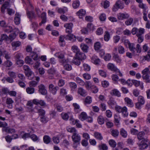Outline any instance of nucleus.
Listing matches in <instances>:
<instances>
[{"label": "nucleus", "mask_w": 150, "mask_h": 150, "mask_svg": "<svg viewBox=\"0 0 150 150\" xmlns=\"http://www.w3.org/2000/svg\"><path fill=\"white\" fill-rule=\"evenodd\" d=\"M125 7V4L121 0H118L116 1L113 7L112 8L113 11L115 12L118 9H122Z\"/></svg>", "instance_id": "1"}, {"label": "nucleus", "mask_w": 150, "mask_h": 150, "mask_svg": "<svg viewBox=\"0 0 150 150\" xmlns=\"http://www.w3.org/2000/svg\"><path fill=\"white\" fill-rule=\"evenodd\" d=\"M116 111L119 113H121L122 116L124 117H127L128 115L127 108L125 106L122 107L119 106L115 107Z\"/></svg>", "instance_id": "2"}, {"label": "nucleus", "mask_w": 150, "mask_h": 150, "mask_svg": "<svg viewBox=\"0 0 150 150\" xmlns=\"http://www.w3.org/2000/svg\"><path fill=\"white\" fill-rule=\"evenodd\" d=\"M149 143V140L147 139H144L141 142L138 144L139 149H143L148 147V145L147 143Z\"/></svg>", "instance_id": "3"}, {"label": "nucleus", "mask_w": 150, "mask_h": 150, "mask_svg": "<svg viewBox=\"0 0 150 150\" xmlns=\"http://www.w3.org/2000/svg\"><path fill=\"white\" fill-rule=\"evenodd\" d=\"M71 138L74 143L79 144L81 139V136L78 132L73 134L71 136Z\"/></svg>", "instance_id": "4"}, {"label": "nucleus", "mask_w": 150, "mask_h": 150, "mask_svg": "<svg viewBox=\"0 0 150 150\" xmlns=\"http://www.w3.org/2000/svg\"><path fill=\"white\" fill-rule=\"evenodd\" d=\"M64 27L66 28V32L68 34H71L72 32V28L73 26L72 23H67L64 24Z\"/></svg>", "instance_id": "5"}, {"label": "nucleus", "mask_w": 150, "mask_h": 150, "mask_svg": "<svg viewBox=\"0 0 150 150\" xmlns=\"http://www.w3.org/2000/svg\"><path fill=\"white\" fill-rule=\"evenodd\" d=\"M49 90L50 92L53 95H55L57 91L59 89L58 86H55L53 84H51L49 85Z\"/></svg>", "instance_id": "6"}, {"label": "nucleus", "mask_w": 150, "mask_h": 150, "mask_svg": "<svg viewBox=\"0 0 150 150\" xmlns=\"http://www.w3.org/2000/svg\"><path fill=\"white\" fill-rule=\"evenodd\" d=\"M118 19L120 20H122L129 17V15L127 13H119L117 15Z\"/></svg>", "instance_id": "7"}, {"label": "nucleus", "mask_w": 150, "mask_h": 150, "mask_svg": "<svg viewBox=\"0 0 150 150\" xmlns=\"http://www.w3.org/2000/svg\"><path fill=\"white\" fill-rule=\"evenodd\" d=\"M39 93L42 95H45L47 93V91L44 85L41 84L38 86Z\"/></svg>", "instance_id": "8"}, {"label": "nucleus", "mask_w": 150, "mask_h": 150, "mask_svg": "<svg viewBox=\"0 0 150 150\" xmlns=\"http://www.w3.org/2000/svg\"><path fill=\"white\" fill-rule=\"evenodd\" d=\"M33 103L36 105H40L41 106H46V103L44 101L34 99L33 101Z\"/></svg>", "instance_id": "9"}, {"label": "nucleus", "mask_w": 150, "mask_h": 150, "mask_svg": "<svg viewBox=\"0 0 150 150\" xmlns=\"http://www.w3.org/2000/svg\"><path fill=\"white\" fill-rule=\"evenodd\" d=\"M11 2V0L10 1L7 0L4 2V4L2 5L1 8V11L2 12L4 13L5 11V9L8 8L9 5V3Z\"/></svg>", "instance_id": "10"}, {"label": "nucleus", "mask_w": 150, "mask_h": 150, "mask_svg": "<svg viewBox=\"0 0 150 150\" xmlns=\"http://www.w3.org/2000/svg\"><path fill=\"white\" fill-rule=\"evenodd\" d=\"M124 100L126 104L129 107H132L134 106V103L132 100L129 98L126 97L125 98Z\"/></svg>", "instance_id": "11"}, {"label": "nucleus", "mask_w": 150, "mask_h": 150, "mask_svg": "<svg viewBox=\"0 0 150 150\" xmlns=\"http://www.w3.org/2000/svg\"><path fill=\"white\" fill-rule=\"evenodd\" d=\"M76 57L81 60L85 59L86 58V56L85 54L80 51L75 54Z\"/></svg>", "instance_id": "12"}, {"label": "nucleus", "mask_w": 150, "mask_h": 150, "mask_svg": "<svg viewBox=\"0 0 150 150\" xmlns=\"http://www.w3.org/2000/svg\"><path fill=\"white\" fill-rule=\"evenodd\" d=\"M110 94L111 95L117 96L118 97L121 96V93L120 91L116 89H114L111 91Z\"/></svg>", "instance_id": "13"}, {"label": "nucleus", "mask_w": 150, "mask_h": 150, "mask_svg": "<svg viewBox=\"0 0 150 150\" xmlns=\"http://www.w3.org/2000/svg\"><path fill=\"white\" fill-rule=\"evenodd\" d=\"M78 92L80 95L83 96H85L87 95V93L86 90L81 87L79 88Z\"/></svg>", "instance_id": "14"}, {"label": "nucleus", "mask_w": 150, "mask_h": 150, "mask_svg": "<svg viewBox=\"0 0 150 150\" xmlns=\"http://www.w3.org/2000/svg\"><path fill=\"white\" fill-rule=\"evenodd\" d=\"M15 17L14 18V21L16 25L19 24L20 22L21 15L18 13H16L15 14Z\"/></svg>", "instance_id": "15"}, {"label": "nucleus", "mask_w": 150, "mask_h": 150, "mask_svg": "<svg viewBox=\"0 0 150 150\" xmlns=\"http://www.w3.org/2000/svg\"><path fill=\"white\" fill-rule=\"evenodd\" d=\"M85 87L87 89H93V87H95L94 86L92 85L91 82L89 81H86L85 82Z\"/></svg>", "instance_id": "16"}, {"label": "nucleus", "mask_w": 150, "mask_h": 150, "mask_svg": "<svg viewBox=\"0 0 150 150\" xmlns=\"http://www.w3.org/2000/svg\"><path fill=\"white\" fill-rule=\"evenodd\" d=\"M112 58L117 63H120L122 61V59L117 54L114 53Z\"/></svg>", "instance_id": "17"}, {"label": "nucleus", "mask_w": 150, "mask_h": 150, "mask_svg": "<svg viewBox=\"0 0 150 150\" xmlns=\"http://www.w3.org/2000/svg\"><path fill=\"white\" fill-rule=\"evenodd\" d=\"M80 47L81 50L84 52H87L89 47L86 44L81 43L80 45Z\"/></svg>", "instance_id": "18"}, {"label": "nucleus", "mask_w": 150, "mask_h": 150, "mask_svg": "<svg viewBox=\"0 0 150 150\" xmlns=\"http://www.w3.org/2000/svg\"><path fill=\"white\" fill-rule=\"evenodd\" d=\"M92 62L96 64H98L100 62V59L96 56L93 55L91 58Z\"/></svg>", "instance_id": "19"}, {"label": "nucleus", "mask_w": 150, "mask_h": 150, "mask_svg": "<svg viewBox=\"0 0 150 150\" xmlns=\"http://www.w3.org/2000/svg\"><path fill=\"white\" fill-rule=\"evenodd\" d=\"M14 101L12 99L10 98H7L6 100V103L9 105L8 108H12V104L13 103Z\"/></svg>", "instance_id": "20"}, {"label": "nucleus", "mask_w": 150, "mask_h": 150, "mask_svg": "<svg viewBox=\"0 0 150 150\" xmlns=\"http://www.w3.org/2000/svg\"><path fill=\"white\" fill-rule=\"evenodd\" d=\"M65 39L66 40H73V42H74L76 40V37L72 34H68L65 37Z\"/></svg>", "instance_id": "21"}, {"label": "nucleus", "mask_w": 150, "mask_h": 150, "mask_svg": "<svg viewBox=\"0 0 150 150\" xmlns=\"http://www.w3.org/2000/svg\"><path fill=\"white\" fill-rule=\"evenodd\" d=\"M86 13V12L84 10L81 9L77 12L76 14L80 18H82L83 16H84Z\"/></svg>", "instance_id": "22"}, {"label": "nucleus", "mask_w": 150, "mask_h": 150, "mask_svg": "<svg viewBox=\"0 0 150 150\" xmlns=\"http://www.w3.org/2000/svg\"><path fill=\"white\" fill-rule=\"evenodd\" d=\"M25 61L26 64L32 65L34 64V60H32L29 56H27L25 59Z\"/></svg>", "instance_id": "23"}, {"label": "nucleus", "mask_w": 150, "mask_h": 150, "mask_svg": "<svg viewBox=\"0 0 150 150\" xmlns=\"http://www.w3.org/2000/svg\"><path fill=\"white\" fill-rule=\"evenodd\" d=\"M87 117L86 113L84 112H82L79 116V118L82 121L86 120Z\"/></svg>", "instance_id": "24"}, {"label": "nucleus", "mask_w": 150, "mask_h": 150, "mask_svg": "<svg viewBox=\"0 0 150 150\" xmlns=\"http://www.w3.org/2000/svg\"><path fill=\"white\" fill-rule=\"evenodd\" d=\"M107 67L108 69L112 71H115L117 70V69L115 66L114 64L110 63L107 65Z\"/></svg>", "instance_id": "25"}, {"label": "nucleus", "mask_w": 150, "mask_h": 150, "mask_svg": "<svg viewBox=\"0 0 150 150\" xmlns=\"http://www.w3.org/2000/svg\"><path fill=\"white\" fill-rule=\"evenodd\" d=\"M76 81L77 83L81 86H83L85 85V82L79 77H77L76 78Z\"/></svg>", "instance_id": "26"}, {"label": "nucleus", "mask_w": 150, "mask_h": 150, "mask_svg": "<svg viewBox=\"0 0 150 150\" xmlns=\"http://www.w3.org/2000/svg\"><path fill=\"white\" fill-rule=\"evenodd\" d=\"M35 109L37 110V112L39 113V114L42 116H44L45 113V112L44 110L41 109L40 108L38 107L37 106H36L35 107Z\"/></svg>", "instance_id": "27"}, {"label": "nucleus", "mask_w": 150, "mask_h": 150, "mask_svg": "<svg viewBox=\"0 0 150 150\" xmlns=\"http://www.w3.org/2000/svg\"><path fill=\"white\" fill-rule=\"evenodd\" d=\"M33 64V67L35 69H37L40 66V61L37 60H34V62Z\"/></svg>", "instance_id": "28"}, {"label": "nucleus", "mask_w": 150, "mask_h": 150, "mask_svg": "<svg viewBox=\"0 0 150 150\" xmlns=\"http://www.w3.org/2000/svg\"><path fill=\"white\" fill-rule=\"evenodd\" d=\"M67 130L68 132L70 133H72L73 134L78 132L75 128L73 127H67Z\"/></svg>", "instance_id": "29"}, {"label": "nucleus", "mask_w": 150, "mask_h": 150, "mask_svg": "<svg viewBox=\"0 0 150 150\" xmlns=\"http://www.w3.org/2000/svg\"><path fill=\"white\" fill-rule=\"evenodd\" d=\"M43 139L44 142L46 144L49 143L51 140V139L50 137L47 135L44 136L43 137Z\"/></svg>", "instance_id": "30"}, {"label": "nucleus", "mask_w": 150, "mask_h": 150, "mask_svg": "<svg viewBox=\"0 0 150 150\" xmlns=\"http://www.w3.org/2000/svg\"><path fill=\"white\" fill-rule=\"evenodd\" d=\"M21 45V42L18 41H14L11 43V45L12 47H19Z\"/></svg>", "instance_id": "31"}, {"label": "nucleus", "mask_w": 150, "mask_h": 150, "mask_svg": "<svg viewBox=\"0 0 150 150\" xmlns=\"http://www.w3.org/2000/svg\"><path fill=\"white\" fill-rule=\"evenodd\" d=\"M120 132L122 137L125 138L127 137V132L123 128L120 129Z\"/></svg>", "instance_id": "32"}, {"label": "nucleus", "mask_w": 150, "mask_h": 150, "mask_svg": "<svg viewBox=\"0 0 150 150\" xmlns=\"http://www.w3.org/2000/svg\"><path fill=\"white\" fill-rule=\"evenodd\" d=\"M41 18L42 19L41 23H44L46 22V13L45 12H43L41 13Z\"/></svg>", "instance_id": "33"}, {"label": "nucleus", "mask_w": 150, "mask_h": 150, "mask_svg": "<svg viewBox=\"0 0 150 150\" xmlns=\"http://www.w3.org/2000/svg\"><path fill=\"white\" fill-rule=\"evenodd\" d=\"M8 74L10 77H11L13 79L16 78L17 75L16 73L11 71H9L8 73Z\"/></svg>", "instance_id": "34"}, {"label": "nucleus", "mask_w": 150, "mask_h": 150, "mask_svg": "<svg viewBox=\"0 0 150 150\" xmlns=\"http://www.w3.org/2000/svg\"><path fill=\"white\" fill-rule=\"evenodd\" d=\"M110 38V36L109 33L108 31H105L104 35V40L105 41L108 42Z\"/></svg>", "instance_id": "35"}, {"label": "nucleus", "mask_w": 150, "mask_h": 150, "mask_svg": "<svg viewBox=\"0 0 150 150\" xmlns=\"http://www.w3.org/2000/svg\"><path fill=\"white\" fill-rule=\"evenodd\" d=\"M67 11L66 7H64L63 8H59L57 10V12L60 13H64Z\"/></svg>", "instance_id": "36"}, {"label": "nucleus", "mask_w": 150, "mask_h": 150, "mask_svg": "<svg viewBox=\"0 0 150 150\" xmlns=\"http://www.w3.org/2000/svg\"><path fill=\"white\" fill-rule=\"evenodd\" d=\"M98 147L100 150H107L108 147L106 144H102L99 145Z\"/></svg>", "instance_id": "37"}, {"label": "nucleus", "mask_w": 150, "mask_h": 150, "mask_svg": "<svg viewBox=\"0 0 150 150\" xmlns=\"http://www.w3.org/2000/svg\"><path fill=\"white\" fill-rule=\"evenodd\" d=\"M97 120L98 123L100 125H102L104 123V118L101 115H100L98 117Z\"/></svg>", "instance_id": "38"}, {"label": "nucleus", "mask_w": 150, "mask_h": 150, "mask_svg": "<svg viewBox=\"0 0 150 150\" xmlns=\"http://www.w3.org/2000/svg\"><path fill=\"white\" fill-rule=\"evenodd\" d=\"M80 4V3L79 0H76L72 4L73 7L75 9L76 8L79 6Z\"/></svg>", "instance_id": "39"}, {"label": "nucleus", "mask_w": 150, "mask_h": 150, "mask_svg": "<svg viewBox=\"0 0 150 150\" xmlns=\"http://www.w3.org/2000/svg\"><path fill=\"white\" fill-rule=\"evenodd\" d=\"M144 29L142 28H140L138 29L136 36H142V35L144 33Z\"/></svg>", "instance_id": "40"}, {"label": "nucleus", "mask_w": 150, "mask_h": 150, "mask_svg": "<svg viewBox=\"0 0 150 150\" xmlns=\"http://www.w3.org/2000/svg\"><path fill=\"white\" fill-rule=\"evenodd\" d=\"M111 134L114 137H117L119 134V132L117 129H112V130Z\"/></svg>", "instance_id": "41"}, {"label": "nucleus", "mask_w": 150, "mask_h": 150, "mask_svg": "<svg viewBox=\"0 0 150 150\" xmlns=\"http://www.w3.org/2000/svg\"><path fill=\"white\" fill-rule=\"evenodd\" d=\"M34 88L31 87H28L26 88L27 93L29 94H32L34 92Z\"/></svg>", "instance_id": "42"}, {"label": "nucleus", "mask_w": 150, "mask_h": 150, "mask_svg": "<svg viewBox=\"0 0 150 150\" xmlns=\"http://www.w3.org/2000/svg\"><path fill=\"white\" fill-rule=\"evenodd\" d=\"M118 52L119 54H123L125 52V50L124 47L121 46L119 45L118 47Z\"/></svg>", "instance_id": "43"}, {"label": "nucleus", "mask_w": 150, "mask_h": 150, "mask_svg": "<svg viewBox=\"0 0 150 150\" xmlns=\"http://www.w3.org/2000/svg\"><path fill=\"white\" fill-rule=\"evenodd\" d=\"M138 102L140 103L141 104L144 105L145 103V100L144 97L141 96H138Z\"/></svg>", "instance_id": "44"}, {"label": "nucleus", "mask_w": 150, "mask_h": 150, "mask_svg": "<svg viewBox=\"0 0 150 150\" xmlns=\"http://www.w3.org/2000/svg\"><path fill=\"white\" fill-rule=\"evenodd\" d=\"M71 49L73 52L76 54L80 51L78 47L76 45H73Z\"/></svg>", "instance_id": "45"}, {"label": "nucleus", "mask_w": 150, "mask_h": 150, "mask_svg": "<svg viewBox=\"0 0 150 150\" xmlns=\"http://www.w3.org/2000/svg\"><path fill=\"white\" fill-rule=\"evenodd\" d=\"M30 56L33 58L34 60H37L38 58V55L35 52H31L30 54Z\"/></svg>", "instance_id": "46"}, {"label": "nucleus", "mask_w": 150, "mask_h": 150, "mask_svg": "<svg viewBox=\"0 0 150 150\" xmlns=\"http://www.w3.org/2000/svg\"><path fill=\"white\" fill-rule=\"evenodd\" d=\"M80 59L76 57L75 58H74L72 62L74 64L79 65L80 64Z\"/></svg>", "instance_id": "47"}, {"label": "nucleus", "mask_w": 150, "mask_h": 150, "mask_svg": "<svg viewBox=\"0 0 150 150\" xmlns=\"http://www.w3.org/2000/svg\"><path fill=\"white\" fill-rule=\"evenodd\" d=\"M94 136L96 138L99 140H101L103 139L101 134L98 132H95L94 133Z\"/></svg>", "instance_id": "48"}, {"label": "nucleus", "mask_w": 150, "mask_h": 150, "mask_svg": "<svg viewBox=\"0 0 150 150\" xmlns=\"http://www.w3.org/2000/svg\"><path fill=\"white\" fill-rule=\"evenodd\" d=\"M13 29L12 27L10 26H6L4 28V30L5 32L8 33L11 32L13 30Z\"/></svg>", "instance_id": "49"}, {"label": "nucleus", "mask_w": 150, "mask_h": 150, "mask_svg": "<svg viewBox=\"0 0 150 150\" xmlns=\"http://www.w3.org/2000/svg\"><path fill=\"white\" fill-rule=\"evenodd\" d=\"M133 21V18H130L125 21V23L127 25H129L132 24Z\"/></svg>", "instance_id": "50"}, {"label": "nucleus", "mask_w": 150, "mask_h": 150, "mask_svg": "<svg viewBox=\"0 0 150 150\" xmlns=\"http://www.w3.org/2000/svg\"><path fill=\"white\" fill-rule=\"evenodd\" d=\"M148 12V9L147 10H143V18L144 21H147V13Z\"/></svg>", "instance_id": "51"}, {"label": "nucleus", "mask_w": 150, "mask_h": 150, "mask_svg": "<svg viewBox=\"0 0 150 150\" xmlns=\"http://www.w3.org/2000/svg\"><path fill=\"white\" fill-rule=\"evenodd\" d=\"M65 37L64 36L61 35L59 37V42L62 43V44H60V45L61 46H62L63 45H64V38Z\"/></svg>", "instance_id": "52"}, {"label": "nucleus", "mask_w": 150, "mask_h": 150, "mask_svg": "<svg viewBox=\"0 0 150 150\" xmlns=\"http://www.w3.org/2000/svg\"><path fill=\"white\" fill-rule=\"evenodd\" d=\"M25 75L28 76H29L34 74L31 71L30 68L25 71Z\"/></svg>", "instance_id": "53"}, {"label": "nucleus", "mask_w": 150, "mask_h": 150, "mask_svg": "<svg viewBox=\"0 0 150 150\" xmlns=\"http://www.w3.org/2000/svg\"><path fill=\"white\" fill-rule=\"evenodd\" d=\"M25 75L28 76H29L34 74L31 71L30 68L25 71Z\"/></svg>", "instance_id": "54"}, {"label": "nucleus", "mask_w": 150, "mask_h": 150, "mask_svg": "<svg viewBox=\"0 0 150 150\" xmlns=\"http://www.w3.org/2000/svg\"><path fill=\"white\" fill-rule=\"evenodd\" d=\"M101 47L100 44L99 42H97L94 45V49L96 50H99Z\"/></svg>", "instance_id": "55"}, {"label": "nucleus", "mask_w": 150, "mask_h": 150, "mask_svg": "<svg viewBox=\"0 0 150 150\" xmlns=\"http://www.w3.org/2000/svg\"><path fill=\"white\" fill-rule=\"evenodd\" d=\"M27 13L28 17L30 19H32L33 17H35L34 13L32 12L27 11Z\"/></svg>", "instance_id": "56"}, {"label": "nucleus", "mask_w": 150, "mask_h": 150, "mask_svg": "<svg viewBox=\"0 0 150 150\" xmlns=\"http://www.w3.org/2000/svg\"><path fill=\"white\" fill-rule=\"evenodd\" d=\"M87 28L88 30V31H92L94 29V27L92 23H88L87 25Z\"/></svg>", "instance_id": "57"}, {"label": "nucleus", "mask_w": 150, "mask_h": 150, "mask_svg": "<svg viewBox=\"0 0 150 150\" xmlns=\"http://www.w3.org/2000/svg\"><path fill=\"white\" fill-rule=\"evenodd\" d=\"M83 78L87 80H89L91 78V75L88 73H84L82 75Z\"/></svg>", "instance_id": "58"}, {"label": "nucleus", "mask_w": 150, "mask_h": 150, "mask_svg": "<svg viewBox=\"0 0 150 150\" xmlns=\"http://www.w3.org/2000/svg\"><path fill=\"white\" fill-rule=\"evenodd\" d=\"M144 134V132H140L137 134L138 139L139 140L143 139Z\"/></svg>", "instance_id": "59"}, {"label": "nucleus", "mask_w": 150, "mask_h": 150, "mask_svg": "<svg viewBox=\"0 0 150 150\" xmlns=\"http://www.w3.org/2000/svg\"><path fill=\"white\" fill-rule=\"evenodd\" d=\"M109 143L111 147L114 148L115 147L116 145V143L112 139L110 140L109 141Z\"/></svg>", "instance_id": "60"}, {"label": "nucleus", "mask_w": 150, "mask_h": 150, "mask_svg": "<svg viewBox=\"0 0 150 150\" xmlns=\"http://www.w3.org/2000/svg\"><path fill=\"white\" fill-rule=\"evenodd\" d=\"M138 6L140 8L142 9L143 10H146L148 9V8L146 5L145 4L143 3H140L139 4Z\"/></svg>", "instance_id": "61"}, {"label": "nucleus", "mask_w": 150, "mask_h": 150, "mask_svg": "<svg viewBox=\"0 0 150 150\" xmlns=\"http://www.w3.org/2000/svg\"><path fill=\"white\" fill-rule=\"evenodd\" d=\"M108 103L110 105L112 106L116 105V102L113 99H111L109 100L108 101Z\"/></svg>", "instance_id": "62"}, {"label": "nucleus", "mask_w": 150, "mask_h": 150, "mask_svg": "<svg viewBox=\"0 0 150 150\" xmlns=\"http://www.w3.org/2000/svg\"><path fill=\"white\" fill-rule=\"evenodd\" d=\"M111 55L110 54H106L104 57V59L106 61H109L111 59Z\"/></svg>", "instance_id": "63"}, {"label": "nucleus", "mask_w": 150, "mask_h": 150, "mask_svg": "<svg viewBox=\"0 0 150 150\" xmlns=\"http://www.w3.org/2000/svg\"><path fill=\"white\" fill-rule=\"evenodd\" d=\"M12 64V62L9 60L6 61L4 63V65L6 67H11Z\"/></svg>", "instance_id": "64"}]
</instances>
